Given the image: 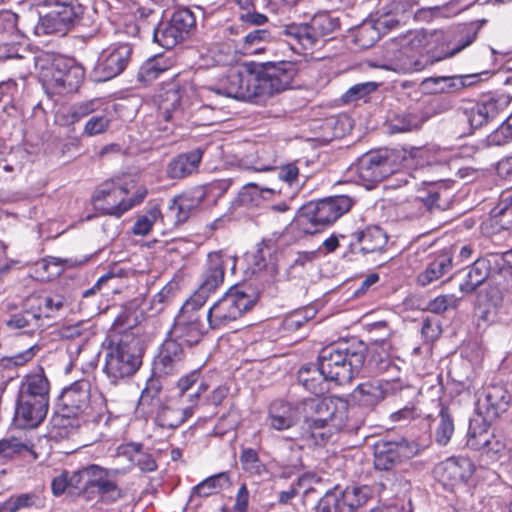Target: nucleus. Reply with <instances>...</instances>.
<instances>
[{
    "label": "nucleus",
    "mask_w": 512,
    "mask_h": 512,
    "mask_svg": "<svg viewBox=\"0 0 512 512\" xmlns=\"http://www.w3.org/2000/svg\"><path fill=\"white\" fill-rule=\"evenodd\" d=\"M354 200L347 195H337L309 202L301 207L294 226L304 234L320 232L347 213Z\"/></svg>",
    "instance_id": "7"
},
{
    "label": "nucleus",
    "mask_w": 512,
    "mask_h": 512,
    "mask_svg": "<svg viewBox=\"0 0 512 512\" xmlns=\"http://www.w3.org/2000/svg\"><path fill=\"white\" fill-rule=\"evenodd\" d=\"M90 400V383L80 379L64 388L59 396L53 423L56 427L68 429L66 434L78 429L84 422L82 415Z\"/></svg>",
    "instance_id": "9"
},
{
    "label": "nucleus",
    "mask_w": 512,
    "mask_h": 512,
    "mask_svg": "<svg viewBox=\"0 0 512 512\" xmlns=\"http://www.w3.org/2000/svg\"><path fill=\"white\" fill-rule=\"evenodd\" d=\"M50 384L43 373L27 375L21 382L19 396L49 403Z\"/></svg>",
    "instance_id": "38"
},
{
    "label": "nucleus",
    "mask_w": 512,
    "mask_h": 512,
    "mask_svg": "<svg viewBox=\"0 0 512 512\" xmlns=\"http://www.w3.org/2000/svg\"><path fill=\"white\" fill-rule=\"evenodd\" d=\"M26 39L18 28V15L11 11L0 14V59L26 58Z\"/></svg>",
    "instance_id": "16"
},
{
    "label": "nucleus",
    "mask_w": 512,
    "mask_h": 512,
    "mask_svg": "<svg viewBox=\"0 0 512 512\" xmlns=\"http://www.w3.org/2000/svg\"><path fill=\"white\" fill-rule=\"evenodd\" d=\"M387 241V234L380 227L370 226L351 235L349 248L352 253H376L384 250Z\"/></svg>",
    "instance_id": "29"
},
{
    "label": "nucleus",
    "mask_w": 512,
    "mask_h": 512,
    "mask_svg": "<svg viewBox=\"0 0 512 512\" xmlns=\"http://www.w3.org/2000/svg\"><path fill=\"white\" fill-rule=\"evenodd\" d=\"M276 190L256 183H248L243 186L240 192L241 202L245 204L259 205L261 199L265 198L264 194H273Z\"/></svg>",
    "instance_id": "59"
},
{
    "label": "nucleus",
    "mask_w": 512,
    "mask_h": 512,
    "mask_svg": "<svg viewBox=\"0 0 512 512\" xmlns=\"http://www.w3.org/2000/svg\"><path fill=\"white\" fill-rule=\"evenodd\" d=\"M122 474V469L90 464L71 473L62 471L53 478L51 489L55 496L68 491L70 494L83 497L86 501L98 498L104 504H112L124 497L123 489L117 481Z\"/></svg>",
    "instance_id": "2"
},
{
    "label": "nucleus",
    "mask_w": 512,
    "mask_h": 512,
    "mask_svg": "<svg viewBox=\"0 0 512 512\" xmlns=\"http://www.w3.org/2000/svg\"><path fill=\"white\" fill-rule=\"evenodd\" d=\"M28 300L42 322H44L45 319L59 317L63 310L68 308L69 305L66 297L57 293L30 296Z\"/></svg>",
    "instance_id": "33"
},
{
    "label": "nucleus",
    "mask_w": 512,
    "mask_h": 512,
    "mask_svg": "<svg viewBox=\"0 0 512 512\" xmlns=\"http://www.w3.org/2000/svg\"><path fill=\"white\" fill-rule=\"evenodd\" d=\"M166 70L167 65L164 63L162 57L150 58L141 65L138 78L143 82H150Z\"/></svg>",
    "instance_id": "58"
},
{
    "label": "nucleus",
    "mask_w": 512,
    "mask_h": 512,
    "mask_svg": "<svg viewBox=\"0 0 512 512\" xmlns=\"http://www.w3.org/2000/svg\"><path fill=\"white\" fill-rule=\"evenodd\" d=\"M49 403L19 396L15 408V421L22 428H35L46 418Z\"/></svg>",
    "instance_id": "28"
},
{
    "label": "nucleus",
    "mask_w": 512,
    "mask_h": 512,
    "mask_svg": "<svg viewBox=\"0 0 512 512\" xmlns=\"http://www.w3.org/2000/svg\"><path fill=\"white\" fill-rule=\"evenodd\" d=\"M42 506L43 499L36 492L13 494L4 501V509L7 512H20L34 508L38 509Z\"/></svg>",
    "instance_id": "46"
},
{
    "label": "nucleus",
    "mask_w": 512,
    "mask_h": 512,
    "mask_svg": "<svg viewBox=\"0 0 512 512\" xmlns=\"http://www.w3.org/2000/svg\"><path fill=\"white\" fill-rule=\"evenodd\" d=\"M273 39L271 32L267 29H254L248 32L243 41V47L250 52L263 50V44L269 43Z\"/></svg>",
    "instance_id": "56"
},
{
    "label": "nucleus",
    "mask_w": 512,
    "mask_h": 512,
    "mask_svg": "<svg viewBox=\"0 0 512 512\" xmlns=\"http://www.w3.org/2000/svg\"><path fill=\"white\" fill-rule=\"evenodd\" d=\"M203 157L201 149L182 153L175 157L167 166L166 173L170 179H182L198 171Z\"/></svg>",
    "instance_id": "34"
},
{
    "label": "nucleus",
    "mask_w": 512,
    "mask_h": 512,
    "mask_svg": "<svg viewBox=\"0 0 512 512\" xmlns=\"http://www.w3.org/2000/svg\"><path fill=\"white\" fill-rule=\"evenodd\" d=\"M206 191L203 187H196L181 195L175 196L169 204V215L176 224L185 222L205 199Z\"/></svg>",
    "instance_id": "30"
},
{
    "label": "nucleus",
    "mask_w": 512,
    "mask_h": 512,
    "mask_svg": "<svg viewBox=\"0 0 512 512\" xmlns=\"http://www.w3.org/2000/svg\"><path fill=\"white\" fill-rule=\"evenodd\" d=\"M484 400L488 413L499 416L508 409L511 396L504 386L492 384L485 388Z\"/></svg>",
    "instance_id": "42"
},
{
    "label": "nucleus",
    "mask_w": 512,
    "mask_h": 512,
    "mask_svg": "<svg viewBox=\"0 0 512 512\" xmlns=\"http://www.w3.org/2000/svg\"><path fill=\"white\" fill-rule=\"evenodd\" d=\"M190 93V87L180 86L175 81L165 83L156 96L159 117L165 121L181 123L191 112Z\"/></svg>",
    "instance_id": "14"
},
{
    "label": "nucleus",
    "mask_w": 512,
    "mask_h": 512,
    "mask_svg": "<svg viewBox=\"0 0 512 512\" xmlns=\"http://www.w3.org/2000/svg\"><path fill=\"white\" fill-rule=\"evenodd\" d=\"M5 324L10 330H21L24 334H32L48 326V324L40 320L28 298L24 301L21 310L9 315L5 320Z\"/></svg>",
    "instance_id": "32"
},
{
    "label": "nucleus",
    "mask_w": 512,
    "mask_h": 512,
    "mask_svg": "<svg viewBox=\"0 0 512 512\" xmlns=\"http://www.w3.org/2000/svg\"><path fill=\"white\" fill-rule=\"evenodd\" d=\"M395 172L387 153L372 152L363 155L357 163L351 165L347 172L348 180L372 189Z\"/></svg>",
    "instance_id": "13"
},
{
    "label": "nucleus",
    "mask_w": 512,
    "mask_h": 512,
    "mask_svg": "<svg viewBox=\"0 0 512 512\" xmlns=\"http://www.w3.org/2000/svg\"><path fill=\"white\" fill-rule=\"evenodd\" d=\"M353 399L366 408H374L384 400L380 380H371L360 383L352 393Z\"/></svg>",
    "instance_id": "40"
},
{
    "label": "nucleus",
    "mask_w": 512,
    "mask_h": 512,
    "mask_svg": "<svg viewBox=\"0 0 512 512\" xmlns=\"http://www.w3.org/2000/svg\"><path fill=\"white\" fill-rule=\"evenodd\" d=\"M452 269V254L444 251L435 256L418 274L417 283L420 286H428L434 281L439 280Z\"/></svg>",
    "instance_id": "36"
},
{
    "label": "nucleus",
    "mask_w": 512,
    "mask_h": 512,
    "mask_svg": "<svg viewBox=\"0 0 512 512\" xmlns=\"http://www.w3.org/2000/svg\"><path fill=\"white\" fill-rule=\"evenodd\" d=\"M467 446L470 449L481 451L491 461H497L506 455V442L504 435L495 431L484 420L471 423L467 434Z\"/></svg>",
    "instance_id": "15"
},
{
    "label": "nucleus",
    "mask_w": 512,
    "mask_h": 512,
    "mask_svg": "<svg viewBox=\"0 0 512 512\" xmlns=\"http://www.w3.org/2000/svg\"><path fill=\"white\" fill-rule=\"evenodd\" d=\"M205 333V326L187 324L174 321V325L169 332V337L186 346H194L198 344Z\"/></svg>",
    "instance_id": "44"
},
{
    "label": "nucleus",
    "mask_w": 512,
    "mask_h": 512,
    "mask_svg": "<svg viewBox=\"0 0 512 512\" xmlns=\"http://www.w3.org/2000/svg\"><path fill=\"white\" fill-rule=\"evenodd\" d=\"M207 387L199 383L195 392L188 395L189 405L184 408H171L164 406L157 413L156 421L162 428L175 429L191 418L198 407L199 399Z\"/></svg>",
    "instance_id": "27"
},
{
    "label": "nucleus",
    "mask_w": 512,
    "mask_h": 512,
    "mask_svg": "<svg viewBox=\"0 0 512 512\" xmlns=\"http://www.w3.org/2000/svg\"><path fill=\"white\" fill-rule=\"evenodd\" d=\"M110 126V119L105 115L92 116L85 123L83 133L87 136H95L107 131Z\"/></svg>",
    "instance_id": "64"
},
{
    "label": "nucleus",
    "mask_w": 512,
    "mask_h": 512,
    "mask_svg": "<svg viewBox=\"0 0 512 512\" xmlns=\"http://www.w3.org/2000/svg\"><path fill=\"white\" fill-rule=\"evenodd\" d=\"M95 334L93 325L89 320H82L74 324L64 325L60 329V336L64 339L78 340L76 344H70L68 349L73 353L80 352L81 347Z\"/></svg>",
    "instance_id": "39"
},
{
    "label": "nucleus",
    "mask_w": 512,
    "mask_h": 512,
    "mask_svg": "<svg viewBox=\"0 0 512 512\" xmlns=\"http://www.w3.org/2000/svg\"><path fill=\"white\" fill-rule=\"evenodd\" d=\"M126 195L127 190L123 187L106 182L95 191L92 201L95 209L102 214L121 217L131 209V205L126 204Z\"/></svg>",
    "instance_id": "20"
},
{
    "label": "nucleus",
    "mask_w": 512,
    "mask_h": 512,
    "mask_svg": "<svg viewBox=\"0 0 512 512\" xmlns=\"http://www.w3.org/2000/svg\"><path fill=\"white\" fill-rule=\"evenodd\" d=\"M299 419L298 409L283 401H274L269 408V424L275 430H286Z\"/></svg>",
    "instance_id": "37"
},
{
    "label": "nucleus",
    "mask_w": 512,
    "mask_h": 512,
    "mask_svg": "<svg viewBox=\"0 0 512 512\" xmlns=\"http://www.w3.org/2000/svg\"><path fill=\"white\" fill-rule=\"evenodd\" d=\"M258 295L246 285H235L207 312V320L212 329H219L239 319L256 303Z\"/></svg>",
    "instance_id": "10"
},
{
    "label": "nucleus",
    "mask_w": 512,
    "mask_h": 512,
    "mask_svg": "<svg viewBox=\"0 0 512 512\" xmlns=\"http://www.w3.org/2000/svg\"><path fill=\"white\" fill-rule=\"evenodd\" d=\"M383 397L395 396L401 399H409L415 396V388L400 377L393 379H380Z\"/></svg>",
    "instance_id": "50"
},
{
    "label": "nucleus",
    "mask_w": 512,
    "mask_h": 512,
    "mask_svg": "<svg viewBox=\"0 0 512 512\" xmlns=\"http://www.w3.org/2000/svg\"><path fill=\"white\" fill-rule=\"evenodd\" d=\"M349 404L337 396L309 398L303 402L307 432L316 445L324 444L335 433L356 426L350 423Z\"/></svg>",
    "instance_id": "3"
},
{
    "label": "nucleus",
    "mask_w": 512,
    "mask_h": 512,
    "mask_svg": "<svg viewBox=\"0 0 512 512\" xmlns=\"http://www.w3.org/2000/svg\"><path fill=\"white\" fill-rule=\"evenodd\" d=\"M28 453H32V446L20 438L7 437L0 440V464Z\"/></svg>",
    "instance_id": "48"
},
{
    "label": "nucleus",
    "mask_w": 512,
    "mask_h": 512,
    "mask_svg": "<svg viewBox=\"0 0 512 512\" xmlns=\"http://www.w3.org/2000/svg\"><path fill=\"white\" fill-rule=\"evenodd\" d=\"M153 39L165 49H172L186 38L170 21L161 23L154 29Z\"/></svg>",
    "instance_id": "49"
},
{
    "label": "nucleus",
    "mask_w": 512,
    "mask_h": 512,
    "mask_svg": "<svg viewBox=\"0 0 512 512\" xmlns=\"http://www.w3.org/2000/svg\"><path fill=\"white\" fill-rule=\"evenodd\" d=\"M341 501L344 508L354 511L365 505L370 497V491L367 487H347L345 490L339 488Z\"/></svg>",
    "instance_id": "51"
},
{
    "label": "nucleus",
    "mask_w": 512,
    "mask_h": 512,
    "mask_svg": "<svg viewBox=\"0 0 512 512\" xmlns=\"http://www.w3.org/2000/svg\"><path fill=\"white\" fill-rule=\"evenodd\" d=\"M160 215L161 211L158 206L151 207L145 214L136 219L132 227V233L138 236L148 235Z\"/></svg>",
    "instance_id": "57"
},
{
    "label": "nucleus",
    "mask_w": 512,
    "mask_h": 512,
    "mask_svg": "<svg viewBox=\"0 0 512 512\" xmlns=\"http://www.w3.org/2000/svg\"><path fill=\"white\" fill-rule=\"evenodd\" d=\"M487 74V71H483L464 75L428 77L421 82V87L431 94L457 93L476 85L481 81V76Z\"/></svg>",
    "instance_id": "24"
},
{
    "label": "nucleus",
    "mask_w": 512,
    "mask_h": 512,
    "mask_svg": "<svg viewBox=\"0 0 512 512\" xmlns=\"http://www.w3.org/2000/svg\"><path fill=\"white\" fill-rule=\"evenodd\" d=\"M416 0H392L377 11L378 25L389 31L405 22L413 13Z\"/></svg>",
    "instance_id": "31"
},
{
    "label": "nucleus",
    "mask_w": 512,
    "mask_h": 512,
    "mask_svg": "<svg viewBox=\"0 0 512 512\" xmlns=\"http://www.w3.org/2000/svg\"><path fill=\"white\" fill-rule=\"evenodd\" d=\"M415 453V447L403 438L398 440L379 439L374 444V465L378 470L388 471L409 460Z\"/></svg>",
    "instance_id": "19"
},
{
    "label": "nucleus",
    "mask_w": 512,
    "mask_h": 512,
    "mask_svg": "<svg viewBox=\"0 0 512 512\" xmlns=\"http://www.w3.org/2000/svg\"><path fill=\"white\" fill-rule=\"evenodd\" d=\"M495 222L503 229L512 227V195L501 200L493 210Z\"/></svg>",
    "instance_id": "61"
},
{
    "label": "nucleus",
    "mask_w": 512,
    "mask_h": 512,
    "mask_svg": "<svg viewBox=\"0 0 512 512\" xmlns=\"http://www.w3.org/2000/svg\"><path fill=\"white\" fill-rule=\"evenodd\" d=\"M512 140V126L506 119L496 130L486 137L487 146H502Z\"/></svg>",
    "instance_id": "62"
},
{
    "label": "nucleus",
    "mask_w": 512,
    "mask_h": 512,
    "mask_svg": "<svg viewBox=\"0 0 512 512\" xmlns=\"http://www.w3.org/2000/svg\"><path fill=\"white\" fill-rule=\"evenodd\" d=\"M479 28L476 23H466L430 33L431 43H435L436 48L434 60L441 61L460 53L476 40Z\"/></svg>",
    "instance_id": "12"
},
{
    "label": "nucleus",
    "mask_w": 512,
    "mask_h": 512,
    "mask_svg": "<svg viewBox=\"0 0 512 512\" xmlns=\"http://www.w3.org/2000/svg\"><path fill=\"white\" fill-rule=\"evenodd\" d=\"M297 74L290 61L267 62L253 69L229 68L209 89L217 95L259 103L290 88Z\"/></svg>",
    "instance_id": "1"
},
{
    "label": "nucleus",
    "mask_w": 512,
    "mask_h": 512,
    "mask_svg": "<svg viewBox=\"0 0 512 512\" xmlns=\"http://www.w3.org/2000/svg\"><path fill=\"white\" fill-rule=\"evenodd\" d=\"M365 361L364 348L352 349L346 344L323 348L318 356V366L326 379L340 385L349 383Z\"/></svg>",
    "instance_id": "8"
},
{
    "label": "nucleus",
    "mask_w": 512,
    "mask_h": 512,
    "mask_svg": "<svg viewBox=\"0 0 512 512\" xmlns=\"http://www.w3.org/2000/svg\"><path fill=\"white\" fill-rule=\"evenodd\" d=\"M43 6L57 11L68 10L75 12L76 16L83 17L85 7L80 0H43Z\"/></svg>",
    "instance_id": "63"
},
{
    "label": "nucleus",
    "mask_w": 512,
    "mask_h": 512,
    "mask_svg": "<svg viewBox=\"0 0 512 512\" xmlns=\"http://www.w3.org/2000/svg\"><path fill=\"white\" fill-rule=\"evenodd\" d=\"M510 103V97L504 93H490L478 101L463 108V114L472 128H480L494 120Z\"/></svg>",
    "instance_id": "18"
},
{
    "label": "nucleus",
    "mask_w": 512,
    "mask_h": 512,
    "mask_svg": "<svg viewBox=\"0 0 512 512\" xmlns=\"http://www.w3.org/2000/svg\"><path fill=\"white\" fill-rule=\"evenodd\" d=\"M388 30L378 25V18L369 19L359 25L354 32V41L362 49L372 47Z\"/></svg>",
    "instance_id": "41"
},
{
    "label": "nucleus",
    "mask_w": 512,
    "mask_h": 512,
    "mask_svg": "<svg viewBox=\"0 0 512 512\" xmlns=\"http://www.w3.org/2000/svg\"><path fill=\"white\" fill-rule=\"evenodd\" d=\"M170 22L187 38L196 28V17L188 8H180L176 10Z\"/></svg>",
    "instance_id": "54"
},
{
    "label": "nucleus",
    "mask_w": 512,
    "mask_h": 512,
    "mask_svg": "<svg viewBox=\"0 0 512 512\" xmlns=\"http://www.w3.org/2000/svg\"><path fill=\"white\" fill-rule=\"evenodd\" d=\"M427 119L422 114L403 112L389 120L388 128L390 133L411 132L419 129Z\"/></svg>",
    "instance_id": "47"
},
{
    "label": "nucleus",
    "mask_w": 512,
    "mask_h": 512,
    "mask_svg": "<svg viewBox=\"0 0 512 512\" xmlns=\"http://www.w3.org/2000/svg\"><path fill=\"white\" fill-rule=\"evenodd\" d=\"M475 471V465L468 457H450L435 469L438 480L447 489L465 484Z\"/></svg>",
    "instance_id": "22"
},
{
    "label": "nucleus",
    "mask_w": 512,
    "mask_h": 512,
    "mask_svg": "<svg viewBox=\"0 0 512 512\" xmlns=\"http://www.w3.org/2000/svg\"><path fill=\"white\" fill-rule=\"evenodd\" d=\"M328 381L319 366H303L298 372L299 384L315 395L323 394L329 389Z\"/></svg>",
    "instance_id": "43"
},
{
    "label": "nucleus",
    "mask_w": 512,
    "mask_h": 512,
    "mask_svg": "<svg viewBox=\"0 0 512 512\" xmlns=\"http://www.w3.org/2000/svg\"><path fill=\"white\" fill-rule=\"evenodd\" d=\"M231 484L230 473L220 472L207 477L192 488L191 495L198 497H209L220 493Z\"/></svg>",
    "instance_id": "45"
},
{
    "label": "nucleus",
    "mask_w": 512,
    "mask_h": 512,
    "mask_svg": "<svg viewBox=\"0 0 512 512\" xmlns=\"http://www.w3.org/2000/svg\"><path fill=\"white\" fill-rule=\"evenodd\" d=\"M185 352L182 343L168 337L161 345L153 362V372L158 376H168L178 372L182 366Z\"/></svg>",
    "instance_id": "26"
},
{
    "label": "nucleus",
    "mask_w": 512,
    "mask_h": 512,
    "mask_svg": "<svg viewBox=\"0 0 512 512\" xmlns=\"http://www.w3.org/2000/svg\"><path fill=\"white\" fill-rule=\"evenodd\" d=\"M503 261L504 258L498 254L478 258L468 267L465 278L459 285L460 291L466 294L474 292L486 279L501 270Z\"/></svg>",
    "instance_id": "23"
},
{
    "label": "nucleus",
    "mask_w": 512,
    "mask_h": 512,
    "mask_svg": "<svg viewBox=\"0 0 512 512\" xmlns=\"http://www.w3.org/2000/svg\"><path fill=\"white\" fill-rule=\"evenodd\" d=\"M340 27L339 18L331 13L321 11L313 15L307 23L285 26L283 35L293 39L304 50H313L324 39Z\"/></svg>",
    "instance_id": "11"
},
{
    "label": "nucleus",
    "mask_w": 512,
    "mask_h": 512,
    "mask_svg": "<svg viewBox=\"0 0 512 512\" xmlns=\"http://www.w3.org/2000/svg\"><path fill=\"white\" fill-rule=\"evenodd\" d=\"M142 365L139 339L130 331L112 332L108 337L103 372L112 385L132 377Z\"/></svg>",
    "instance_id": "5"
},
{
    "label": "nucleus",
    "mask_w": 512,
    "mask_h": 512,
    "mask_svg": "<svg viewBox=\"0 0 512 512\" xmlns=\"http://www.w3.org/2000/svg\"><path fill=\"white\" fill-rule=\"evenodd\" d=\"M439 416L440 420L435 431V440L439 445L445 446L454 433V423L448 410L445 408L440 410Z\"/></svg>",
    "instance_id": "60"
},
{
    "label": "nucleus",
    "mask_w": 512,
    "mask_h": 512,
    "mask_svg": "<svg viewBox=\"0 0 512 512\" xmlns=\"http://www.w3.org/2000/svg\"><path fill=\"white\" fill-rule=\"evenodd\" d=\"M31 56L47 94L67 95L78 91L85 70L75 59L49 51H40Z\"/></svg>",
    "instance_id": "4"
},
{
    "label": "nucleus",
    "mask_w": 512,
    "mask_h": 512,
    "mask_svg": "<svg viewBox=\"0 0 512 512\" xmlns=\"http://www.w3.org/2000/svg\"><path fill=\"white\" fill-rule=\"evenodd\" d=\"M275 247L271 240H263L257 245L255 252L247 254L246 261L247 270L251 274H257L263 270H267L271 276L276 273V266L271 260Z\"/></svg>",
    "instance_id": "35"
},
{
    "label": "nucleus",
    "mask_w": 512,
    "mask_h": 512,
    "mask_svg": "<svg viewBox=\"0 0 512 512\" xmlns=\"http://www.w3.org/2000/svg\"><path fill=\"white\" fill-rule=\"evenodd\" d=\"M399 49L386 69L397 73H413L433 65L435 43L424 31H411L398 39Z\"/></svg>",
    "instance_id": "6"
},
{
    "label": "nucleus",
    "mask_w": 512,
    "mask_h": 512,
    "mask_svg": "<svg viewBox=\"0 0 512 512\" xmlns=\"http://www.w3.org/2000/svg\"><path fill=\"white\" fill-rule=\"evenodd\" d=\"M339 487L328 490L317 502L315 512H344Z\"/></svg>",
    "instance_id": "55"
},
{
    "label": "nucleus",
    "mask_w": 512,
    "mask_h": 512,
    "mask_svg": "<svg viewBox=\"0 0 512 512\" xmlns=\"http://www.w3.org/2000/svg\"><path fill=\"white\" fill-rule=\"evenodd\" d=\"M133 54L131 44L113 43L103 49L97 59L95 73L100 81H107L122 74L128 67Z\"/></svg>",
    "instance_id": "17"
},
{
    "label": "nucleus",
    "mask_w": 512,
    "mask_h": 512,
    "mask_svg": "<svg viewBox=\"0 0 512 512\" xmlns=\"http://www.w3.org/2000/svg\"><path fill=\"white\" fill-rule=\"evenodd\" d=\"M124 453H133L130 459L142 472H152L157 469L155 459L151 454L142 451L140 443L128 444Z\"/></svg>",
    "instance_id": "52"
},
{
    "label": "nucleus",
    "mask_w": 512,
    "mask_h": 512,
    "mask_svg": "<svg viewBox=\"0 0 512 512\" xmlns=\"http://www.w3.org/2000/svg\"><path fill=\"white\" fill-rule=\"evenodd\" d=\"M235 267V260L223 251H213L207 255L201 274V282L198 290L210 296L224 282L225 270L228 264Z\"/></svg>",
    "instance_id": "21"
},
{
    "label": "nucleus",
    "mask_w": 512,
    "mask_h": 512,
    "mask_svg": "<svg viewBox=\"0 0 512 512\" xmlns=\"http://www.w3.org/2000/svg\"><path fill=\"white\" fill-rule=\"evenodd\" d=\"M239 459L243 470L250 475L262 476L267 472L266 465L260 460L258 453L253 448H243Z\"/></svg>",
    "instance_id": "53"
},
{
    "label": "nucleus",
    "mask_w": 512,
    "mask_h": 512,
    "mask_svg": "<svg viewBox=\"0 0 512 512\" xmlns=\"http://www.w3.org/2000/svg\"><path fill=\"white\" fill-rule=\"evenodd\" d=\"M85 25L84 17L76 16L75 12L68 10H52L39 18L34 27V33L37 36L43 35H65L72 27Z\"/></svg>",
    "instance_id": "25"
}]
</instances>
